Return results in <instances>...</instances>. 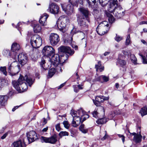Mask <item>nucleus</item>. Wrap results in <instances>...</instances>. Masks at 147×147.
Returning a JSON list of instances; mask_svg holds the SVG:
<instances>
[{"instance_id":"obj_1","label":"nucleus","mask_w":147,"mask_h":147,"mask_svg":"<svg viewBox=\"0 0 147 147\" xmlns=\"http://www.w3.org/2000/svg\"><path fill=\"white\" fill-rule=\"evenodd\" d=\"M108 11L113 13L116 18H119L124 14V10L120 5H118L117 0H111L109 5Z\"/></svg>"},{"instance_id":"obj_2","label":"nucleus","mask_w":147,"mask_h":147,"mask_svg":"<svg viewBox=\"0 0 147 147\" xmlns=\"http://www.w3.org/2000/svg\"><path fill=\"white\" fill-rule=\"evenodd\" d=\"M70 114L73 117V120L72 123V126L74 127L78 126L81 123H82V116L78 115V111H76L72 109L71 111Z\"/></svg>"},{"instance_id":"obj_3","label":"nucleus","mask_w":147,"mask_h":147,"mask_svg":"<svg viewBox=\"0 0 147 147\" xmlns=\"http://www.w3.org/2000/svg\"><path fill=\"white\" fill-rule=\"evenodd\" d=\"M20 70L19 63L17 61L12 63L8 69V72L11 76H13L18 74Z\"/></svg>"},{"instance_id":"obj_4","label":"nucleus","mask_w":147,"mask_h":147,"mask_svg":"<svg viewBox=\"0 0 147 147\" xmlns=\"http://www.w3.org/2000/svg\"><path fill=\"white\" fill-rule=\"evenodd\" d=\"M30 43L33 47L38 48L42 44V38L38 34L33 35L31 37Z\"/></svg>"},{"instance_id":"obj_5","label":"nucleus","mask_w":147,"mask_h":147,"mask_svg":"<svg viewBox=\"0 0 147 147\" xmlns=\"http://www.w3.org/2000/svg\"><path fill=\"white\" fill-rule=\"evenodd\" d=\"M33 83H12V85L18 92H22L26 90L28 85L31 87Z\"/></svg>"},{"instance_id":"obj_6","label":"nucleus","mask_w":147,"mask_h":147,"mask_svg":"<svg viewBox=\"0 0 147 147\" xmlns=\"http://www.w3.org/2000/svg\"><path fill=\"white\" fill-rule=\"evenodd\" d=\"M61 5L63 10L68 15L72 14L74 12V8L72 3H69V4L66 3L61 4Z\"/></svg>"},{"instance_id":"obj_7","label":"nucleus","mask_w":147,"mask_h":147,"mask_svg":"<svg viewBox=\"0 0 147 147\" xmlns=\"http://www.w3.org/2000/svg\"><path fill=\"white\" fill-rule=\"evenodd\" d=\"M49 12L54 14H57L59 11L58 6L55 3L50 2L49 3L48 9Z\"/></svg>"},{"instance_id":"obj_8","label":"nucleus","mask_w":147,"mask_h":147,"mask_svg":"<svg viewBox=\"0 0 147 147\" xmlns=\"http://www.w3.org/2000/svg\"><path fill=\"white\" fill-rule=\"evenodd\" d=\"M49 40L52 45L55 46L57 44L59 40V36L56 33H51L50 34Z\"/></svg>"},{"instance_id":"obj_9","label":"nucleus","mask_w":147,"mask_h":147,"mask_svg":"<svg viewBox=\"0 0 147 147\" xmlns=\"http://www.w3.org/2000/svg\"><path fill=\"white\" fill-rule=\"evenodd\" d=\"M55 50L52 47L47 46L43 48L42 50L43 54L45 56L49 57L54 53Z\"/></svg>"},{"instance_id":"obj_10","label":"nucleus","mask_w":147,"mask_h":147,"mask_svg":"<svg viewBox=\"0 0 147 147\" xmlns=\"http://www.w3.org/2000/svg\"><path fill=\"white\" fill-rule=\"evenodd\" d=\"M26 136L29 143H32L38 139L37 134L33 131L27 133Z\"/></svg>"},{"instance_id":"obj_11","label":"nucleus","mask_w":147,"mask_h":147,"mask_svg":"<svg viewBox=\"0 0 147 147\" xmlns=\"http://www.w3.org/2000/svg\"><path fill=\"white\" fill-rule=\"evenodd\" d=\"M109 99L108 97L104 96H97L95 98V100H93L94 104L97 106H100V103L102 102L105 100H108Z\"/></svg>"},{"instance_id":"obj_12","label":"nucleus","mask_w":147,"mask_h":147,"mask_svg":"<svg viewBox=\"0 0 147 147\" xmlns=\"http://www.w3.org/2000/svg\"><path fill=\"white\" fill-rule=\"evenodd\" d=\"M19 61L20 64L23 65L25 64L27 61V57L26 54L23 53L20 54L18 56Z\"/></svg>"},{"instance_id":"obj_13","label":"nucleus","mask_w":147,"mask_h":147,"mask_svg":"<svg viewBox=\"0 0 147 147\" xmlns=\"http://www.w3.org/2000/svg\"><path fill=\"white\" fill-rule=\"evenodd\" d=\"M78 22L79 24L82 27L85 28H87L88 26V24L87 23H88L89 21L86 19L84 18L79 17L78 20Z\"/></svg>"},{"instance_id":"obj_14","label":"nucleus","mask_w":147,"mask_h":147,"mask_svg":"<svg viewBox=\"0 0 147 147\" xmlns=\"http://www.w3.org/2000/svg\"><path fill=\"white\" fill-rule=\"evenodd\" d=\"M51 63L55 66H57L59 63V56L58 55L55 54L50 59Z\"/></svg>"},{"instance_id":"obj_15","label":"nucleus","mask_w":147,"mask_h":147,"mask_svg":"<svg viewBox=\"0 0 147 147\" xmlns=\"http://www.w3.org/2000/svg\"><path fill=\"white\" fill-rule=\"evenodd\" d=\"M141 127L139 126L137 129L138 134L134 136L133 138V140L136 143H139L141 141L142 136L141 134Z\"/></svg>"},{"instance_id":"obj_16","label":"nucleus","mask_w":147,"mask_h":147,"mask_svg":"<svg viewBox=\"0 0 147 147\" xmlns=\"http://www.w3.org/2000/svg\"><path fill=\"white\" fill-rule=\"evenodd\" d=\"M49 15L46 13H44L42 15L39 20V22L42 26H45L47 25V20Z\"/></svg>"},{"instance_id":"obj_17","label":"nucleus","mask_w":147,"mask_h":147,"mask_svg":"<svg viewBox=\"0 0 147 147\" xmlns=\"http://www.w3.org/2000/svg\"><path fill=\"white\" fill-rule=\"evenodd\" d=\"M61 52L69 54L70 55H73L74 52L70 48L67 47L62 46L60 48Z\"/></svg>"},{"instance_id":"obj_18","label":"nucleus","mask_w":147,"mask_h":147,"mask_svg":"<svg viewBox=\"0 0 147 147\" xmlns=\"http://www.w3.org/2000/svg\"><path fill=\"white\" fill-rule=\"evenodd\" d=\"M78 115L82 117V122L84 121L86 119L88 118L89 117V115L86 114L85 112L82 109H80L78 111Z\"/></svg>"},{"instance_id":"obj_19","label":"nucleus","mask_w":147,"mask_h":147,"mask_svg":"<svg viewBox=\"0 0 147 147\" xmlns=\"http://www.w3.org/2000/svg\"><path fill=\"white\" fill-rule=\"evenodd\" d=\"M57 22L60 23L61 22L66 25L69 23V20L67 16H62L59 17Z\"/></svg>"},{"instance_id":"obj_20","label":"nucleus","mask_w":147,"mask_h":147,"mask_svg":"<svg viewBox=\"0 0 147 147\" xmlns=\"http://www.w3.org/2000/svg\"><path fill=\"white\" fill-rule=\"evenodd\" d=\"M12 145H13L14 147H24L25 144L24 140H23V142H22L21 140H20L14 142L12 144Z\"/></svg>"},{"instance_id":"obj_21","label":"nucleus","mask_w":147,"mask_h":147,"mask_svg":"<svg viewBox=\"0 0 147 147\" xmlns=\"http://www.w3.org/2000/svg\"><path fill=\"white\" fill-rule=\"evenodd\" d=\"M7 97L6 96L0 95V105L5 106L6 104Z\"/></svg>"},{"instance_id":"obj_22","label":"nucleus","mask_w":147,"mask_h":147,"mask_svg":"<svg viewBox=\"0 0 147 147\" xmlns=\"http://www.w3.org/2000/svg\"><path fill=\"white\" fill-rule=\"evenodd\" d=\"M79 10L85 18H87L88 17L89 12L87 9L82 7L79 8Z\"/></svg>"},{"instance_id":"obj_23","label":"nucleus","mask_w":147,"mask_h":147,"mask_svg":"<svg viewBox=\"0 0 147 147\" xmlns=\"http://www.w3.org/2000/svg\"><path fill=\"white\" fill-rule=\"evenodd\" d=\"M97 33L100 35H102L104 34L108 30L103 28V27L98 26L96 28Z\"/></svg>"},{"instance_id":"obj_24","label":"nucleus","mask_w":147,"mask_h":147,"mask_svg":"<svg viewBox=\"0 0 147 147\" xmlns=\"http://www.w3.org/2000/svg\"><path fill=\"white\" fill-rule=\"evenodd\" d=\"M66 25L63 24L62 23H60L57 22V26L59 30L62 32L64 33L65 32L66 30L65 27Z\"/></svg>"},{"instance_id":"obj_25","label":"nucleus","mask_w":147,"mask_h":147,"mask_svg":"<svg viewBox=\"0 0 147 147\" xmlns=\"http://www.w3.org/2000/svg\"><path fill=\"white\" fill-rule=\"evenodd\" d=\"M57 141V136L54 134L51 137L48 138V143L55 144Z\"/></svg>"},{"instance_id":"obj_26","label":"nucleus","mask_w":147,"mask_h":147,"mask_svg":"<svg viewBox=\"0 0 147 147\" xmlns=\"http://www.w3.org/2000/svg\"><path fill=\"white\" fill-rule=\"evenodd\" d=\"M123 56L122 54H119L117 62L121 66L124 65L126 64V61L125 60L121 59V58H123Z\"/></svg>"},{"instance_id":"obj_27","label":"nucleus","mask_w":147,"mask_h":147,"mask_svg":"<svg viewBox=\"0 0 147 147\" xmlns=\"http://www.w3.org/2000/svg\"><path fill=\"white\" fill-rule=\"evenodd\" d=\"M20 48V46L19 44L16 42H14L12 45L11 51L13 52H15L16 51L19 50Z\"/></svg>"},{"instance_id":"obj_28","label":"nucleus","mask_w":147,"mask_h":147,"mask_svg":"<svg viewBox=\"0 0 147 147\" xmlns=\"http://www.w3.org/2000/svg\"><path fill=\"white\" fill-rule=\"evenodd\" d=\"M41 67L43 68L44 70H47L49 69V66L47 65H46L45 60L44 58H42L41 61L40 63Z\"/></svg>"},{"instance_id":"obj_29","label":"nucleus","mask_w":147,"mask_h":147,"mask_svg":"<svg viewBox=\"0 0 147 147\" xmlns=\"http://www.w3.org/2000/svg\"><path fill=\"white\" fill-rule=\"evenodd\" d=\"M41 30V27L39 24H34L33 27V30L35 33H39L40 32Z\"/></svg>"},{"instance_id":"obj_30","label":"nucleus","mask_w":147,"mask_h":147,"mask_svg":"<svg viewBox=\"0 0 147 147\" xmlns=\"http://www.w3.org/2000/svg\"><path fill=\"white\" fill-rule=\"evenodd\" d=\"M25 78L27 83H33L34 82V79L32 76L26 75Z\"/></svg>"},{"instance_id":"obj_31","label":"nucleus","mask_w":147,"mask_h":147,"mask_svg":"<svg viewBox=\"0 0 147 147\" xmlns=\"http://www.w3.org/2000/svg\"><path fill=\"white\" fill-rule=\"evenodd\" d=\"M37 51V50L34 49L30 52V55L31 56V58L34 61H36V57L35 56V55H36Z\"/></svg>"},{"instance_id":"obj_32","label":"nucleus","mask_w":147,"mask_h":147,"mask_svg":"<svg viewBox=\"0 0 147 147\" xmlns=\"http://www.w3.org/2000/svg\"><path fill=\"white\" fill-rule=\"evenodd\" d=\"M109 25L108 22L106 21H104L101 22L98 26L99 27H103V28L108 30V26Z\"/></svg>"},{"instance_id":"obj_33","label":"nucleus","mask_w":147,"mask_h":147,"mask_svg":"<svg viewBox=\"0 0 147 147\" xmlns=\"http://www.w3.org/2000/svg\"><path fill=\"white\" fill-rule=\"evenodd\" d=\"M87 1L89 7L92 9L96 8L97 5L96 3V2L91 1L90 0H87Z\"/></svg>"},{"instance_id":"obj_34","label":"nucleus","mask_w":147,"mask_h":147,"mask_svg":"<svg viewBox=\"0 0 147 147\" xmlns=\"http://www.w3.org/2000/svg\"><path fill=\"white\" fill-rule=\"evenodd\" d=\"M95 67L97 71H102L104 69V67L101 66V62L100 61L98 62V65H96Z\"/></svg>"},{"instance_id":"obj_35","label":"nucleus","mask_w":147,"mask_h":147,"mask_svg":"<svg viewBox=\"0 0 147 147\" xmlns=\"http://www.w3.org/2000/svg\"><path fill=\"white\" fill-rule=\"evenodd\" d=\"M69 2L72 3L73 5L76 6H77L79 3L81 4H82V0H69Z\"/></svg>"},{"instance_id":"obj_36","label":"nucleus","mask_w":147,"mask_h":147,"mask_svg":"<svg viewBox=\"0 0 147 147\" xmlns=\"http://www.w3.org/2000/svg\"><path fill=\"white\" fill-rule=\"evenodd\" d=\"M101 79H102L104 82H107L109 80V78L104 75H102L100 76L97 79V81H99Z\"/></svg>"},{"instance_id":"obj_37","label":"nucleus","mask_w":147,"mask_h":147,"mask_svg":"<svg viewBox=\"0 0 147 147\" xmlns=\"http://www.w3.org/2000/svg\"><path fill=\"white\" fill-rule=\"evenodd\" d=\"M142 116L147 114V106L142 108L140 111Z\"/></svg>"},{"instance_id":"obj_38","label":"nucleus","mask_w":147,"mask_h":147,"mask_svg":"<svg viewBox=\"0 0 147 147\" xmlns=\"http://www.w3.org/2000/svg\"><path fill=\"white\" fill-rule=\"evenodd\" d=\"M107 121V119L105 118H104L99 119L96 121V122L98 124H102L106 123Z\"/></svg>"},{"instance_id":"obj_39","label":"nucleus","mask_w":147,"mask_h":147,"mask_svg":"<svg viewBox=\"0 0 147 147\" xmlns=\"http://www.w3.org/2000/svg\"><path fill=\"white\" fill-rule=\"evenodd\" d=\"M56 71V69L54 68H52L49 70L48 76L49 78H51L55 74Z\"/></svg>"},{"instance_id":"obj_40","label":"nucleus","mask_w":147,"mask_h":147,"mask_svg":"<svg viewBox=\"0 0 147 147\" xmlns=\"http://www.w3.org/2000/svg\"><path fill=\"white\" fill-rule=\"evenodd\" d=\"M107 16L109 18L108 20L109 22L112 23L114 21V18L113 16L111 14L107 12L106 13Z\"/></svg>"},{"instance_id":"obj_41","label":"nucleus","mask_w":147,"mask_h":147,"mask_svg":"<svg viewBox=\"0 0 147 147\" xmlns=\"http://www.w3.org/2000/svg\"><path fill=\"white\" fill-rule=\"evenodd\" d=\"M82 85H78L73 86L74 90L75 92H78L79 90L82 89Z\"/></svg>"},{"instance_id":"obj_42","label":"nucleus","mask_w":147,"mask_h":147,"mask_svg":"<svg viewBox=\"0 0 147 147\" xmlns=\"http://www.w3.org/2000/svg\"><path fill=\"white\" fill-rule=\"evenodd\" d=\"M66 58V55H65L61 56V58L59 57V63L60 64H62L63 63H64L65 61V59Z\"/></svg>"},{"instance_id":"obj_43","label":"nucleus","mask_w":147,"mask_h":147,"mask_svg":"<svg viewBox=\"0 0 147 147\" xmlns=\"http://www.w3.org/2000/svg\"><path fill=\"white\" fill-rule=\"evenodd\" d=\"M111 0H99L100 3L102 6H105L107 4L108 2Z\"/></svg>"},{"instance_id":"obj_44","label":"nucleus","mask_w":147,"mask_h":147,"mask_svg":"<svg viewBox=\"0 0 147 147\" xmlns=\"http://www.w3.org/2000/svg\"><path fill=\"white\" fill-rule=\"evenodd\" d=\"M130 59L132 62L135 65L137 64L136 61L137 59L134 55H130Z\"/></svg>"},{"instance_id":"obj_45","label":"nucleus","mask_w":147,"mask_h":147,"mask_svg":"<svg viewBox=\"0 0 147 147\" xmlns=\"http://www.w3.org/2000/svg\"><path fill=\"white\" fill-rule=\"evenodd\" d=\"M68 133L66 131H61L59 134V136L60 138L64 136H68Z\"/></svg>"},{"instance_id":"obj_46","label":"nucleus","mask_w":147,"mask_h":147,"mask_svg":"<svg viewBox=\"0 0 147 147\" xmlns=\"http://www.w3.org/2000/svg\"><path fill=\"white\" fill-rule=\"evenodd\" d=\"M15 92L14 90H13L12 88H11L9 89V92L8 94V96L10 97L13 96L15 94Z\"/></svg>"},{"instance_id":"obj_47","label":"nucleus","mask_w":147,"mask_h":147,"mask_svg":"<svg viewBox=\"0 0 147 147\" xmlns=\"http://www.w3.org/2000/svg\"><path fill=\"white\" fill-rule=\"evenodd\" d=\"M6 70V67L5 66L1 67H0V71H1L5 76H6L7 74V72Z\"/></svg>"},{"instance_id":"obj_48","label":"nucleus","mask_w":147,"mask_h":147,"mask_svg":"<svg viewBox=\"0 0 147 147\" xmlns=\"http://www.w3.org/2000/svg\"><path fill=\"white\" fill-rule=\"evenodd\" d=\"M41 141L42 143L45 142L48 143V138L44 136H42L40 138Z\"/></svg>"},{"instance_id":"obj_49","label":"nucleus","mask_w":147,"mask_h":147,"mask_svg":"<svg viewBox=\"0 0 147 147\" xmlns=\"http://www.w3.org/2000/svg\"><path fill=\"white\" fill-rule=\"evenodd\" d=\"M131 43L130 35L129 34L127 36L126 40L125 45H128Z\"/></svg>"},{"instance_id":"obj_50","label":"nucleus","mask_w":147,"mask_h":147,"mask_svg":"<svg viewBox=\"0 0 147 147\" xmlns=\"http://www.w3.org/2000/svg\"><path fill=\"white\" fill-rule=\"evenodd\" d=\"M3 54L4 56L7 57L10 55V52L9 50H4L3 51Z\"/></svg>"},{"instance_id":"obj_51","label":"nucleus","mask_w":147,"mask_h":147,"mask_svg":"<svg viewBox=\"0 0 147 147\" xmlns=\"http://www.w3.org/2000/svg\"><path fill=\"white\" fill-rule=\"evenodd\" d=\"M140 55L141 56L143 60V63L144 64H147V54L146 57L142 55Z\"/></svg>"},{"instance_id":"obj_52","label":"nucleus","mask_w":147,"mask_h":147,"mask_svg":"<svg viewBox=\"0 0 147 147\" xmlns=\"http://www.w3.org/2000/svg\"><path fill=\"white\" fill-rule=\"evenodd\" d=\"M122 53L125 55H131V52L130 50H125L122 51Z\"/></svg>"},{"instance_id":"obj_53","label":"nucleus","mask_w":147,"mask_h":147,"mask_svg":"<svg viewBox=\"0 0 147 147\" xmlns=\"http://www.w3.org/2000/svg\"><path fill=\"white\" fill-rule=\"evenodd\" d=\"M64 127L66 129H68L69 127V124L67 121H65L63 122Z\"/></svg>"},{"instance_id":"obj_54","label":"nucleus","mask_w":147,"mask_h":147,"mask_svg":"<svg viewBox=\"0 0 147 147\" xmlns=\"http://www.w3.org/2000/svg\"><path fill=\"white\" fill-rule=\"evenodd\" d=\"M123 39V38L121 36L116 34V36L115 38V40L117 42H119Z\"/></svg>"},{"instance_id":"obj_55","label":"nucleus","mask_w":147,"mask_h":147,"mask_svg":"<svg viewBox=\"0 0 147 147\" xmlns=\"http://www.w3.org/2000/svg\"><path fill=\"white\" fill-rule=\"evenodd\" d=\"M25 80V77L24 78L23 76L20 74L19 78L18 80V83L23 82Z\"/></svg>"},{"instance_id":"obj_56","label":"nucleus","mask_w":147,"mask_h":147,"mask_svg":"<svg viewBox=\"0 0 147 147\" xmlns=\"http://www.w3.org/2000/svg\"><path fill=\"white\" fill-rule=\"evenodd\" d=\"M117 135H118V136L120 138H121V139L122 140V142H123V143H124V142H125V136L123 135L118 134Z\"/></svg>"},{"instance_id":"obj_57","label":"nucleus","mask_w":147,"mask_h":147,"mask_svg":"<svg viewBox=\"0 0 147 147\" xmlns=\"http://www.w3.org/2000/svg\"><path fill=\"white\" fill-rule=\"evenodd\" d=\"M92 114L93 117L96 118L98 116V113L96 111H94L92 113Z\"/></svg>"},{"instance_id":"obj_58","label":"nucleus","mask_w":147,"mask_h":147,"mask_svg":"<svg viewBox=\"0 0 147 147\" xmlns=\"http://www.w3.org/2000/svg\"><path fill=\"white\" fill-rule=\"evenodd\" d=\"M55 128L57 131H60L61 129V128L60 127V124L59 123H58L56 125Z\"/></svg>"},{"instance_id":"obj_59","label":"nucleus","mask_w":147,"mask_h":147,"mask_svg":"<svg viewBox=\"0 0 147 147\" xmlns=\"http://www.w3.org/2000/svg\"><path fill=\"white\" fill-rule=\"evenodd\" d=\"M93 11L94 13H98L99 11V8H95L93 9Z\"/></svg>"},{"instance_id":"obj_60","label":"nucleus","mask_w":147,"mask_h":147,"mask_svg":"<svg viewBox=\"0 0 147 147\" xmlns=\"http://www.w3.org/2000/svg\"><path fill=\"white\" fill-rule=\"evenodd\" d=\"M81 131H82L83 133L84 134H86L87 133L88 131V129H82L81 130H80Z\"/></svg>"},{"instance_id":"obj_61","label":"nucleus","mask_w":147,"mask_h":147,"mask_svg":"<svg viewBox=\"0 0 147 147\" xmlns=\"http://www.w3.org/2000/svg\"><path fill=\"white\" fill-rule=\"evenodd\" d=\"M42 121L43 122L42 124L43 125H45L47 123V120L45 118H44L43 119Z\"/></svg>"},{"instance_id":"obj_62","label":"nucleus","mask_w":147,"mask_h":147,"mask_svg":"<svg viewBox=\"0 0 147 147\" xmlns=\"http://www.w3.org/2000/svg\"><path fill=\"white\" fill-rule=\"evenodd\" d=\"M7 133H5L1 137V138L2 139H5L6 137L7 136Z\"/></svg>"},{"instance_id":"obj_63","label":"nucleus","mask_w":147,"mask_h":147,"mask_svg":"<svg viewBox=\"0 0 147 147\" xmlns=\"http://www.w3.org/2000/svg\"><path fill=\"white\" fill-rule=\"evenodd\" d=\"M79 129L80 130H82V129H83L84 128V124H82L80 125V126L79 127Z\"/></svg>"},{"instance_id":"obj_64","label":"nucleus","mask_w":147,"mask_h":147,"mask_svg":"<svg viewBox=\"0 0 147 147\" xmlns=\"http://www.w3.org/2000/svg\"><path fill=\"white\" fill-rule=\"evenodd\" d=\"M48 129V127H46L45 128H43L42 129V132H46L47 131Z\"/></svg>"}]
</instances>
